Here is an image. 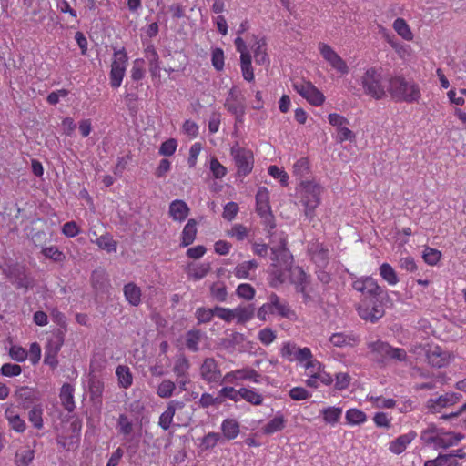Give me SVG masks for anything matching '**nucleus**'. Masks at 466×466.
Masks as SVG:
<instances>
[{"label":"nucleus","mask_w":466,"mask_h":466,"mask_svg":"<svg viewBox=\"0 0 466 466\" xmlns=\"http://www.w3.org/2000/svg\"><path fill=\"white\" fill-rule=\"evenodd\" d=\"M222 436L218 432H208L206 434L200 441V448L203 451H208L214 448L219 441H221Z\"/></svg>","instance_id":"8fccbe9b"},{"label":"nucleus","mask_w":466,"mask_h":466,"mask_svg":"<svg viewBox=\"0 0 466 466\" xmlns=\"http://www.w3.org/2000/svg\"><path fill=\"white\" fill-rule=\"evenodd\" d=\"M255 43L252 46L251 49L253 51V56L255 62L258 65H268L269 57L266 51V40L264 38H258L254 36Z\"/></svg>","instance_id":"cd10ccee"},{"label":"nucleus","mask_w":466,"mask_h":466,"mask_svg":"<svg viewBox=\"0 0 466 466\" xmlns=\"http://www.w3.org/2000/svg\"><path fill=\"white\" fill-rule=\"evenodd\" d=\"M127 61V54L124 47L114 51L109 73L110 85L113 88H118L121 86Z\"/></svg>","instance_id":"6e6552de"},{"label":"nucleus","mask_w":466,"mask_h":466,"mask_svg":"<svg viewBox=\"0 0 466 466\" xmlns=\"http://www.w3.org/2000/svg\"><path fill=\"white\" fill-rule=\"evenodd\" d=\"M200 376L208 383L222 381L221 370L213 358H207L200 366Z\"/></svg>","instance_id":"412c9836"},{"label":"nucleus","mask_w":466,"mask_h":466,"mask_svg":"<svg viewBox=\"0 0 466 466\" xmlns=\"http://www.w3.org/2000/svg\"><path fill=\"white\" fill-rule=\"evenodd\" d=\"M329 342L334 347H353L358 344L359 339L351 334H345L343 332L334 333L329 338Z\"/></svg>","instance_id":"2f4dec72"},{"label":"nucleus","mask_w":466,"mask_h":466,"mask_svg":"<svg viewBox=\"0 0 466 466\" xmlns=\"http://www.w3.org/2000/svg\"><path fill=\"white\" fill-rule=\"evenodd\" d=\"M96 243L101 249H104L108 253L116 251V242L109 234L100 236L96 238Z\"/></svg>","instance_id":"3c124183"},{"label":"nucleus","mask_w":466,"mask_h":466,"mask_svg":"<svg viewBox=\"0 0 466 466\" xmlns=\"http://www.w3.org/2000/svg\"><path fill=\"white\" fill-rule=\"evenodd\" d=\"M422 258L428 265L435 266L441 258V252L436 248L427 247L423 251Z\"/></svg>","instance_id":"bf43d9fd"},{"label":"nucleus","mask_w":466,"mask_h":466,"mask_svg":"<svg viewBox=\"0 0 466 466\" xmlns=\"http://www.w3.org/2000/svg\"><path fill=\"white\" fill-rule=\"evenodd\" d=\"M240 68L243 78L251 82L254 80V72L251 65V55L245 54L244 56H240Z\"/></svg>","instance_id":"37998d69"},{"label":"nucleus","mask_w":466,"mask_h":466,"mask_svg":"<svg viewBox=\"0 0 466 466\" xmlns=\"http://www.w3.org/2000/svg\"><path fill=\"white\" fill-rule=\"evenodd\" d=\"M145 57L148 61L149 72L152 76H160V62L159 56L153 45H148L145 48Z\"/></svg>","instance_id":"c85d7f7f"},{"label":"nucleus","mask_w":466,"mask_h":466,"mask_svg":"<svg viewBox=\"0 0 466 466\" xmlns=\"http://www.w3.org/2000/svg\"><path fill=\"white\" fill-rule=\"evenodd\" d=\"M352 288L364 295L365 299H380L385 293L377 280L370 276L356 278L352 282Z\"/></svg>","instance_id":"f8f14e48"},{"label":"nucleus","mask_w":466,"mask_h":466,"mask_svg":"<svg viewBox=\"0 0 466 466\" xmlns=\"http://www.w3.org/2000/svg\"><path fill=\"white\" fill-rule=\"evenodd\" d=\"M427 442L434 445L435 448H448L457 445L463 438L461 434L442 431L435 427L430 428L427 432Z\"/></svg>","instance_id":"9b49d317"},{"label":"nucleus","mask_w":466,"mask_h":466,"mask_svg":"<svg viewBox=\"0 0 466 466\" xmlns=\"http://www.w3.org/2000/svg\"><path fill=\"white\" fill-rule=\"evenodd\" d=\"M292 86L309 103L320 106V93L309 81L299 79L293 82Z\"/></svg>","instance_id":"f3484780"},{"label":"nucleus","mask_w":466,"mask_h":466,"mask_svg":"<svg viewBox=\"0 0 466 466\" xmlns=\"http://www.w3.org/2000/svg\"><path fill=\"white\" fill-rule=\"evenodd\" d=\"M9 426L17 432H24L26 429L25 421L15 412L13 409H6L5 412Z\"/></svg>","instance_id":"58836bf2"},{"label":"nucleus","mask_w":466,"mask_h":466,"mask_svg":"<svg viewBox=\"0 0 466 466\" xmlns=\"http://www.w3.org/2000/svg\"><path fill=\"white\" fill-rule=\"evenodd\" d=\"M303 187L302 203L305 207V215L312 218L314 210L319 204V194L320 188L317 185H312L309 181L301 182Z\"/></svg>","instance_id":"2eb2a0df"},{"label":"nucleus","mask_w":466,"mask_h":466,"mask_svg":"<svg viewBox=\"0 0 466 466\" xmlns=\"http://www.w3.org/2000/svg\"><path fill=\"white\" fill-rule=\"evenodd\" d=\"M210 270L209 263H201L188 268L187 274L190 279L199 280L203 279Z\"/></svg>","instance_id":"5fc2aeb1"},{"label":"nucleus","mask_w":466,"mask_h":466,"mask_svg":"<svg viewBox=\"0 0 466 466\" xmlns=\"http://www.w3.org/2000/svg\"><path fill=\"white\" fill-rule=\"evenodd\" d=\"M380 276L390 286H395L399 282L397 272L392 266L387 262L382 263L379 268Z\"/></svg>","instance_id":"ea45409f"},{"label":"nucleus","mask_w":466,"mask_h":466,"mask_svg":"<svg viewBox=\"0 0 466 466\" xmlns=\"http://www.w3.org/2000/svg\"><path fill=\"white\" fill-rule=\"evenodd\" d=\"M360 317L370 322H376L383 317L384 306L379 299H363L358 307Z\"/></svg>","instance_id":"ddd939ff"},{"label":"nucleus","mask_w":466,"mask_h":466,"mask_svg":"<svg viewBox=\"0 0 466 466\" xmlns=\"http://www.w3.org/2000/svg\"><path fill=\"white\" fill-rule=\"evenodd\" d=\"M42 254L46 258H47L55 262H62V261H64V259L66 258L65 255L63 254V252L60 251L58 249V248L56 246H50V247L44 248L42 249Z\"/></svg>","instance_id":"052dcab7"},{"label":"nucleus","mask_w":466,"mask_h":466,"mask_svg":"<svg viewBox=\"0 0 466 466\" xmlns=\"http://www.w3.org/2000/svg\"><path fill=\"white\" fill-rule=\"evenodd\" d=\"M124 296L127 301L132 306H138L141 302V289L133 282L126 284L123 288Z\"/></svg>","instance_id":"f704fd0d"},{"label":"nucleus","mask_w":466,"mask_h":466,"mask_svg":"<svg viewBox=\"0 0 466 466\" xmlns=\"http://www.w3.org/2000/svg\"><path fill=\"white\" fill-rule=\"evenodd\" d=\"M177 147V144L176 139H167L161 144L159 147V154L165 157L172 156L176 152Z\"/></svg>","instance_id":"338daca9"},{"label":"nucleus","mask_w":466,"mask_h":466,"mask_svg":"<svg viewBox=\"0 0 466 466\" xmlns=\"http://www.w3.org/2000/svg\"><path fill=\"white\" fill-rule=\"evenodd\" d=\"M15 397L24 409H27L36 399V393L34 389L29 387H20L15 390Z\"/></svg>","instance_id":"c756f323"},{"label":"nucleus","mask_w":466,"mask_h":466,"mask_svg":"<svg viewBox=\"0 0 466 466\" xmlns=\"http://www.w3.org/2000/svg\"><path fill=\"white\" fill-rule=\"evenodd\" d=\"M269 299V305L273 308L275 310V314L286 318V319H293L295 316L294 311L289 308L287 302L282 301L279 296H277L275 293H271L268 297Z\"/></svg>","instance_id":"393cba45"},{"label":"nucleus","mask_w":466,"mask_h":466,"mask_svg":"<svg viewBox=\"0 0 466 466\" xmlns=\"http://www.w3.org/2000/svg\"><path fill=\"white\" fill-rule=\"evenodd\" d=\"M236 293L239 298H242L247 300H251L255 297V289L248 283H242L238 286L236 289Z\"/></svg>","instance_id":"e2e57ef3"},{"label":"nucleus","mask_w":466,"mask_h":466,"mask_svg":"<svg viewBox=\"0 0 466 466\" xmlns=\"http://www.w3.org/2000/svg\"><path fill=\"white\" fill-rule=\"evenodd\" d=\"M185 406L184 402L179 400H170L167 409L159 417L158 425L165 431L168 430L172 424L173 418L177 410H181Z\"/></svg>","instance_id":"b1692460"},{"label":"nucleus","mask_w":466,"mask_h":466,"mask_svg":"<svg viewBox=\"0 0 466 466\" xmlns=\"http://www.w3.org/2000/svg\"><path fill=\"white\" fill-rule=\"evenodd\" d=\"M365 95L375 100H381L386 96V89L382 69L371 66L365 70L360 80Z\"/></svg>","instance_id":"7ed1b4c3"},{"label":"nucleus","mask_w":466,"mask_h":466,"mask_svg":"<svg viewBox=\"0 0 466 466\" xmlns=\"http://www.w3.org/2000/svg\"><path fill=\"white\" fill-rule=\"evenodd\" d=\"M239 393L241 400H245L252 405L259 406L263 403V396L251 389L242 387L239 389Z\"/></svg>","instance_id":"79ce46f5"},{"label":"nucleus","mask_w":466,"mask_h":466,"mask_svg":"<svg viewBox=\"0 0 466 466\" xmlns=\"http://www.w3.org/2000/svg\"><path fill=\"white\" fill-rule=\"evenodd\" d=\"M210 171L217 179L224 177L227 174V168L215 157L210 159Z\"/></svg>","instance_id":"69168bd1"},{"label":"nucleus","mask_w":466,"mask_h":466,"mask_svg":"<svg viewBox=\"0 0 466 466\" xmlns=\"http://www.w3.org/2000/svg\"><path fill=\"white\" fill-rule=\"evenodd\" d=\"M261 375L252 368L245 367L243 369L229 371L222 378V382L233 384L238 380H248L255 383L260 382Z\"/></svg>","instance_id":"aec40b11"},{"label":"nucleus","mask_w":466,"mask_h":466,"mask_svg":"<svg viewBox=\"0 0 466 466\" xmlns=\"http://www.w3.org/2000/svg\"><path fill=\"white\" fill-rule=\"evenodd\" d=\"M234 318L238 323H245L250 320L255 313V307L252 304L239 305L233 309Z\"/></svg>","instance_id":"4c0bfd02"},{"label":"nucleus","mask_w":466,"mask_h":466,"mask_svg":"<svg viewBox=\"0 0 466 466\" xmlns=\"http://www.w3.org/2000/svg\"><path fill=\"white\" fill-rule=\"evenodd\" d=\"M197 235V222L191 218L185 225L181 234V246L187 247L192 244Z\"/></svg>","instance_id":"c9c22d12"},{"label":"nucleus","mask_w":466,"mask_h":466,"mask_svg":"<svg viewBox=\"0 0 466 466\" xmlns=\"http://www.w3.org/2000/svg\"><path fill=\"white\" fill-rule=\"evenodd\" d=\"M285 427V420L282 415H276L270 420L263 428V431L266 434H273L277 431H281Z\"/></svg>","instance_id":"de8ad7c7"},{"label":"nucleus","mask_w":466,"mask_h":466,"mask_svg":"<svg viewBox=\"0 0 466 466\" xmlns=\"http://www.w3.org/2000/svg\"><path fill=\"white\" fill-rule=\"evenodd\" d=\"M342 409L338 407H329L327 409L322 410L323 420L334 426L337 424L341 418Z\"/></svg>","instance_id":"a18cd8bd"},{"label":"nucleus","mask_w":466,"mask_h":466,"mask_svg":"<svg viewBox=\"0 0 466 466\" xmlns=\"http://www.w3.org/2000/svg\"><path fill=\"white\" fill-rule=\"evenodd\" d=\"M224 52L221 48H215L212 50L211 62L212 66L217 71H221L224 68Z\"/></svg>","instance_id":"774afa93"},{"label":"nucleus","mask_w":466,"mask_h":466,"mask_svg":"<svg viewBox=\"0 0 466 466\" xmlns=\"http://www.w3.org/2000/svg\"><path fill=\"white\" fill-rule=\"evenodd\" d=\"M461 398V395L459 393L448 392L436 399H430L427 407L433 413L441 412L442 409L456 404Z\"/></svg>","instance_id":"4be33fe9"},{"label":"nucleus","mask_w":466,"mask_h":466,"mask_svg":"<svg viewBox=\"0 0 466 466\" xmlns=\"http://www.w3.org/2000/svg\"><path fill=\"white\" fill-rule=\"evenodd\" d=\"M59 397L63 407L68 412H72L76 408L74 401V387L69 383L63 384Z\"/></svg>","instance_id":"473e14b6"},{"label":"nucleus","mask_w":466,"mask_h":466,"mask_svg":"<svg viewBox=\"0 0 466 466\" xmlns=\"http://www.w3.org/2000/svg\"><path fill=\"white\" fill-rule=\"evenodd\" d=\"M345 419L350 425H360L367 421V415L359 409H350L346 411Z\"/></svg>","instance_id":"c03bdc74"},{"label":"nucleus","mask_w":466,"mask_h":466,"mask_svg":"<svg viewBox=\"0 0 466 466\" xmlns=\"http://www.w3.org/2000/svg\"><path fill=\"white\" fill-rule=\"evenodd\" d=\"M272 264L271 286L276 287L277 283H284L287 280L295 285L298 292L303 294L305 302L308 301L307 276L299 267H293V256L287 248V240L280 238L279 244L271 247Z\"/></svg>","instance_id":"f257e3e1"},{"label":"nucleus","mask_w":466,"mask_h":466,"mask_svg":"<svg viewBox=\"0 0 466 466\" xmlns=\"http://www.w3.org/2000/svg\"><path fill=\"white\" fill-rule=\"evenodd\" d=\"M230 155L233 157L238 177H247L254 167V156L250 149L241 147L236 143L230 148Z\"/></svg>","instance_id":"0eeeda50"},{"label":"nucleus","mask_w":466,"mask_h":466,"mask_svg":"<svg viewBox=\"0 0 466 466\" xmlns=\"http://www.w3.org/2000/svg\"><path fill=\"white\" fill-rule=\"evenodd\" d=\"M416 436L417 434L413 431L399 436L390 443V451L397 455L402 453L407 449V446L416 438Z\"/></svg>","instance_id":"bb28decb"},{"label":"nucleus","mask_w":466,"mask_h":466,"mask_svg":"<svg viewBox=\"0 0 466 466\" xmlns=\"http://www.w3.org/2000/svg\"><path fill=\"white\" fill-rule=\"evenodd\" d=\"M118 432L127 440L126 448L130 454L137 453L139 448V440L134 437L127 438L133 431V423L126 414H120L117 420Z\"/></svg>","instance_id":"dca6fc26"},{"label":"nucleus","mask_w":466,"mask_h":466,"mask_svg":"<svg viewBox=\"0 0 466 466\" xmlns=\"http://www.w3.org/2000/svg\"><path fill=\"white\" fill-rule=\"evenodd\" d=\"M189 210L185 201L175 199L169 205L168 214L173 220L182 222L187 218Z\"/></svg>","instance_id":"a878e982"},{"label":"nucleus","mask_w":466,"mask_h":466,"mask_svg":"<svg viewBox=\"0 0 466 466\" xmlns=\"http://www.w3.org/2000/svg\"><path fill=\"white\" fill-rule=\"evenodd\" d=\"M190 368L189 360L185 356H179L177 358L173 367V372L176 377H181L188 374V370Z\"/></svg>","instance_id":"864d4df0"},{"label":"nucleus","mask_w":466,"mask_h":466,"mask_svg":"<svg viewBox=\"0 0 466 466\" xmlns=\"http://www.w3.org/2000/svg\"><path fill=\"white\" fill-rule=\"evenodd\" d=\"M3 270L6 276H9L11 281L15 284L17 289L25 288L27 289L30 285L29 279L26 276H29L26 272V268L20 264H7L3 268Z\"/></svg>","instance_id":"a211bd4d"},{"label":"nucleus","mask_w":466,"mask_h":466,"mask_svg":"<svg viewBox=\"0 0 466 466\" xmlns=\"http://www.w3.org/2000/svg\"><path fill=\"white\" fill-rule=\"evenodd\" d=\"M322 57L339 76L349 73L347 63L328 45H322Z\"/></svg>","instance_id":"6ab92c4d"},{"label":"nucleus","mask_w":466,"mask_h":466,"mask_svg":"<svg viewBox=\"0 0 466 466\" xmlns=\"http://www.w3.org/2000/svg\"><path fill=\"white\" fill-rule=\"evenodd\" d=\"M224 106L235 116L237 123H242L246 113L245 96L241 90L234 86L228 91Z\"/></svg>","instance_id":"1a4fd4ad"},{"label":"nucleus","mask_w":466,"mask_h":466,"mask_svg":"<svg viewBox=\"0 0 466 466\" xmlns=\"http://www.w3.org/2000/svg\"><path fill=\"white\" fill-rule=\"evenodd\" d=\"M280 355L288 361H297L306 370L315 368L317 361L313 360L311 350L309 348H299L293 342H285L280 349Z\"/></svg>","instance_id":"39448f33"},{"label":"nucleus","mask_w":466,"mask_h":466,"mask_svg":"<svg viewBox=\"0 0 466 466\" xmlns=\"http://www.w3.org/2000/svg\"><path fill=\"white\" fill-rule=\"evenodd\" d=\"M387 91L397 102L408 104L418 103L421 99L420 85L411 78L402 75L392 76L388 80Z\"/></svg>","instance_id":"f03ea898"},{"label":"nucleus","mask_w":466,"mask_h":466,"mask_svg":"<svg viewBox=\"0 0 466 466\" xmlns=\"http://www.w3.org/2000/svg\"><path fill=\"white\" fill-rule=\"evenodd\" d=\"M34 459V451L30 449L17 451L15 461L17 466H28Z\"/></svg>","instance_id":"6e6d98bb"},{"label":"nucleus","mask_w":466,"mask_h":466,"mask_svg":"<svg viewBox=\"0 0 466 466\" xmlns=\"http://www.w3.org/2000/svg\"><path fill=\"white\" fill-rule=\"evenodd\" d=\"M392 28L403 40L410 42L414 39V34L404 18H396L392 24Z\"/></svg>","instance_id":"72a5a7b5"},{"label":"nucleus","mask_w":466,"mask_h":466,"mask_svg":"<svg viewBox=\"0 0 466 466\" xmlns=\"http://www.w3.org/2000/svg\"><path fill=\"white\" fill-rule=\"evenodd\" d=\"M430 365L435 368H442L447 366L451 359V354L449 351L442 350L441 347H431L426 354Z\"/></svg>","instance_id":"5701e85b"},{"label":"nucleus","mask_w":466,"mask_h":466,"mask_svg":"<svg viewBox=\"0 0 466 466\" xmlns=\"http://www.w3.org/2000/svg\"><path fill=\"white\" fill-rule=\"evenodd\" d=\"M90 398L93 401L101 403L104 392V383L99 380H91L89 383Z\"/></svg>","instance_id":"603ef678"},{"label":"nucleus","mask_w":466,"mask_h":466,"mask_svg":"<svg viewBox=\"0 0 466 466\" xmlns=\"http://www.w3.org/2000/svg\"><path fill=\"white\" fill-rule=\"evenodd\" d=\"M256 210L263 218V223L268 228V232L274 229L276 224L269 205V192L267 187H260L256 194Z\"/></svg>","instance_id":"9d476101"},{"label":"nucleus","mask_w":466,"mask_h":466,"mask_svg":"<svg viewBox=\"0 0 466 466\" xmlns=\"http://www.w3.org/2000/svg\"><path fill=\"white\" fill-rule=\"evenodd\" d=\"M43 408L41 405H35L28 412V420L35 429L43 428Z\"/></svg>","instance_id":"09e8293b"},{"label":"nucleus","mask_w":466,"mask_h":466,"mask_svg":"<svg viewBox=\"0 0 466 466\" xmlns=\"http://www.w3.org/2000/svg\"><path fill=\"white\" fill-rule=\"evenodd\" d=\"M119 385L124 388H129L133 383V376L127 366L119 365L116 370Z\"/></svg>","instance_id":"a19ab883"},{"label":"nucleus","mask_w":466,"mask_h":466,"mask_svg":"<svg viewBox=\"0 0 466 466\" xmlns=\"http://www.w3.org/2000/svg\"><path fill=\"white\" fill-rule=\"evenodd\" d=\"M369 400L377 409H392L396 405V401L393 399L384 398L383 396H370Z\"/></svg>","instance_id":"13d9d810"},{"label":"nucleus","mask_w":466,"mask_h":466,"mask_svg":"<svg viewBox=\"0 0 466 466\" xmlns=\"http://www.w3.org/2000/svg\"><path fill=\"white\" fill-rule=\"evenodd\" d=\"M222 439L234 440L240 431L239 423L234 419H225L221 423Z\"/></svg>","instance_id":"7c9ffc66"},{"label":"nucleus","mask_w":466,"mask_h":466,"mask_svg":"<svg viewBox=\"0 0 466 466\" xmlns=\"http://www.w3.org/2000/svg\"><path fill=\"white\" fill-rule=\"evenodd\" d=\"M258 263L255 260L244 261L238 264L234 268V275L238 279H250V272L255 271Z\"/></svg>","instance_id":"e433bc0d"},{"label":"nucleus","mask_w":466,"mask_h":466,"mask_svg":"<svg viewBox=\"0 0 466 466\" xmlns=\"http://www.w3.org/2000/svg\"><path fill=\"white\" fill-rule=\"evenodd\" d=\"M176 390V383L166 379L161 381L157 389V394L162 399H168L173 396Z\"/></svg>","instance_id":"49530a36"},{"label":"nucleus","mask_w":466,"mask_h":466,"mask_svg":"<svg viewBox=\"0 0 466 466\" xmlns=\"http://www.w3.org/2000/svg\"><path fill=\"white\" fill-rule=\"evenodd\" d=\"M215 315V308L214 309H207L204 307L198 308L195 316L199 324L201 323H208L211 321L213 316Z\"/></svg>","instance_id":"680f3d73"},{"label":"nucleus","mask_w":466,"mask_h":466,"mask_svg":"<svg viewBox=\"0 0 466 466\" xmlns=\"http://www.w3.org/2000/svg\"><path fill=\"white\" fill-rule=\"evenodd\" d=\"M294 174L297 177H308L309 173V160L305 157L299 159L293 166Z\"/></svg>","instance_id":"0e129e2a"},{"label":"nucleus","mask_w":466,"mask_h":466,"mask_svg":"<svg viewBox=\"0 0 466 466\" xmlns=\"http://www.w3.org/2000/svg\"><path fill=\"white\" fill-rule=\"evenodd\" d=\"M210 292L212 298L218 301V302H224L227 299L228 292L227 289L224 283L222 282H216L210 287Z\"/></svg>","instance_id":"4d7b16f0"},{"label":"nucleus","mask_w":466,"mask_h":466,"mask_svg":"<svg viewBox=\"0 0 466 466\" xmlns=\"http://www.w3.org/2000/svg\"><path fill=\"white\" fill-rule=\"evenodd\" d=\"M328 120L334 128L332 136L337 143L342 144L345 141L356 140V134L349 128L350 120L347 117L338 113H331L328 116Z\"/></svg>","instance_id":"423d86ee"},{"label":"nucleus","mask_w":466,"mask_h":466,"mask_svg":"<svg viewBox=\"0 0 466 466\" xmlns=\"http://www.w3.org/2000/svg\"><path fill=\"white\" fill-rule=\"evenodd\" d=\"M64 344V334L61 331L55 332L48 339L45 347L44 363L55 369L58 365L57 355Z\"/></svg>","instance_id":"4468645a"},{"label":"nucleus","mask_w":466,"mask_h":466,"mask_svg":"<svg viewBox=\"0 0 466 466\" xmlns=\"http://www.w3.org/2000/svg\"><path fill=\"white\" fill-rule=\"evenodd\" d=\"M368 349L372 356L373 361L380 366L388 365L391 360L398 361H405L407 360V352L401 348H394L388 342L378 339L368 343Z\"/></svg>","instance_id":"20e7f679"}]
</instances>
